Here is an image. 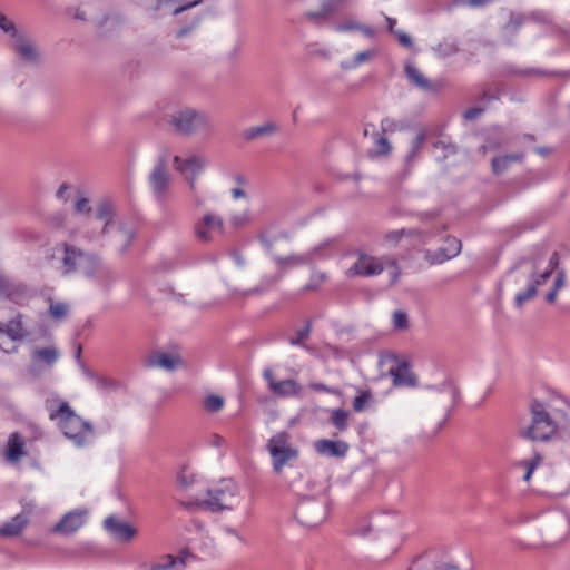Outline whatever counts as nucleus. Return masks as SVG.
<instances>
[{
    "instance_id": "nucleus-47",
    "label": "nucleus",
    "mask_w": 570,
    "mask_h": 570,
    "mask_svg": "<svg viewBox=\"0 0 570 570\" xmlns=\"http://www.w3.org/2000/svg\"><path fill=\"white\" fill-rule=\"evenodd\" d=\"M68 305L66 303H52L49 307V313L52 318L60 321L63 320L68 314Z\"/></svg>"
},
{
    "instance_id": "nucleus-53",
    "label": "nucleus",
    "mask_w": 570,
    "mask_h": 570,
    "mask_svg": "<svg viewBox=\"0 0 570 570\" xmlns=\"http://www.w3.org/2000/svg\"><path fill=\"white\" fill-rule=\"evenodd\" d=\"M199 21H200V17L194 18L189 24L177 30L176 38H184L187 35H189L191 31H194L197 28V26L199 24Z\"/></svg>"
},
{
    "instance_id": "nucleus-33",
    "label": "nucleus",
    "mask_w": 570,
    "mask_h": 570,
    "mask_svg": "<svg viewBox=\"0 0 570 570\" xmlns=\"http://www.w3.org/2000/svg\"><path fill=\"white\" fill-rule=\"evenodd\" d=\"M23 446L24 441L19 433L10 434L7 443V459L11 462L19 460L24 454Z\"/></svg>"
},
{
    "instance_id": "nucleus-48",
    "label": "nucleus",
    "mask_w": 570,
    "mask_h": 570,
    "mask_svg": "<svg viewBox=\"0 0 570 570\" xmlns=\"http://www.w3.org/2000/svg\"><path fill=\"white\" fill-rule=\"evenodd\" d=\"M311 334V324L307 323L306 326L302 330H298L296 332V335L289 338V343L292 345H298L306 347L303 342Z\"/></svg>"
},
{
    "instance_id": "nucleus-46",
    "label": "nucleus",
    "mask_w": 570,
    "mask_h": 570,
    "mask_svg": "<svg viewBox=\"0 0 570 570\" xmlns=\"http://www.w3.org/2000/svg\"><path fill=\"white\" fill-rule=\"evenodd\" d=\"M443 248L446 249L451 258H454L461 253L462 244L458 238L448 236Z\"/></svg>"
},
{
    "instance_id": "nucleus-17",
    "label": "nucleus",
    "mask_w": 570,
    "mask_h": 570,
    "mask_svg": "<svg viewBox=\"0 0 570 570\" xmlns=\"http://www.w3.org/2000/svg\"><path fill=\"white\" fill-rule=\"evenodd\" d=\"M105 529L118 541L129 542L137 534V529L120 519L110 515L106 518Z\"/></svg>"
},
{
    "instance_id": "nucleus-37",
    "label": "nucleus",
    "mask_w": 570,
    "mask_h": 570,
    "mask_svg": "<svg viewBox=\"0 0 570 570\" xmlns=\"http://www.w3.org/2000/svg\"><path fill=\"white\" fill-rule=\"evenodd\" d=\"M330 422L341 432L348 426V412L343 409L332 410Z\"/></svg>"
},
{
    "instance_id": "nucleus-4",
    "label": "nucleus",
    "mask_w": 570,
    "mask_h": 570,
    "mask_svg": "<svg viewBox=\"0 0 570 570\" xmlns=\"http://www.w3.org/2000/svg\"><path fill=\"white\" fill-rule=\"evenodd\" d=\"M49 417L52 421H58L62 434L77 446L85 445L94 436L92 425L77 415L65 401L59 403L57 410L50 411Z\"/></svg>"
},
{
    "instance_id": "nucleus-11",
    "label": "nucleus",
    "mask_w": 570,
    "mask_h": 570,
    "mask_svg": "<svg viewBox=\"0 0 570 570\" xmlns=\"http://www.w3.org/2000/svg\"><path fill=\"white\" fill-rule=\"evenodd\" d=\"M332 240H325L315 247H313L311 250L304 253V254H292L288 256H274V263L276 264L278 268V273L283 276V273H285L287 269L308 265L316 259H320L323 257V250L332 246Z\"/></svg>"
},
{
    "instance_id": "nucleus-61",
    "label": "nucleus",
    "mask_w": 570,
    "mask_h": 570,
    "mask_svg": "<svg viewBox=\"0 0 570 570\" xmlns=\"http://www.w3.org/2000/svg\"><path fill=\"white\" fill-rule=\"evenodd\" d=\"M570 488V482H568L563 487L552 485L550 489L547 490V492L551 495H562L568 492Z\"/></svg>"
},
{
    "instance_id": "nucleus-55",
    "label": "nucleus",
    "mask_w": 570,
    "mask_h": 570,
    "mask_svg": "<svg viewBox=\"0 0 570 570\" xmlns=\"http://www.w3.org/2000/svg\"><path fill=\"white\" fill-rule=\"evenodd\" d=\"M0 29L6 33L16 35L14 23L0 12Z\"/></svg>"
},
{
    "instance_id": "nucleus-35",
    "label": "nucleus",
    "mask_w": 570,
    "mask_h": 570,
    "mask_svg": "<svg viewBox=\"0 0 570 570\" xmlns=\"http://www.w3.org/2000/svg\"><path fill=\"white\" fill-rule=\"evenodd\" d=\"M277 130L276 125L272 122L264 124L262 126L252 127L244 131V138L246 140H254L262 136L272 135Z\"/></svg>"
},
{
    "instance_id": "nucleus-59",
    "label": "nucleus",
    "mask_w": 570,
    "mask_h": 570,
    "mask_svg": "<svg viewBox=\"0 0 570 570\" xmlns=\"http://www.w3.org/2000/svg\"><path fill=\"white\" fill-rule=\"evenodd\" d=\"M394 36L397 38V40H399L401 46H403L405 48H412L413 47V41H412L411 37L407 33H405L403 31H397V32H395Z\"/></svg>"
},
{
    "instance_id": "nucleus-3",
    "label": "nucleus",
    "mask_w": 570,
    "mask_h": 570,
    "mask_svg": "<svg viewBox=\"0 0 570 570\" xmlns=\"http://www.w3.org/2000/svg\"><path fill=\"white\" fill-rule=\"evenodd\" d=\"M167 122L180 136L209 135L213 131L212 117L204 110L181 107L167 115Z\"/></svg>"
},
{
    "instance_id": "nucleus-39",
    "label": "nucleus",
    "mask_w": 570,
    "mask_h": 570,
    "mask_svg": "<svg viewBox=\"0 0 570 570\" xmlns=\"http://www.w3.org/2000/svg\"><path fill=\"white\" fill-rule=\"evenodd\" d=\"M541 461H542V455L539 453H535L532 459L523 460L518 463V466L524 469V475L522 478L523 481L528 482L530 480L532 473L538 468V465L541 463Z\"/></svg>"
},
{
    "instance_id": "nucleus-56",
    "label": "nucleus",
    "mask_w": 570,
    "mask_h": 570,
    "mask_svg": "<svg viewBox=\"0 0 570 570\" xmlns=\"http://www.w3.org/2000/svg\"><path fill=\"white\" fill-rule=\"evenodd\" d=\"M399 128H402V126H399L397 121L392 118H384L381 121V129L383 132H393Z\"/></svg>"
},
{
    "instance_id": "nucleus-52",
    "label": "nucleus",
    "mask_w": 570,
    "mask_h": 570,
    "mask_svg": "<svg viewBox=\"0 0 570 570\" xmlns=\"http://www.w3.org/2000/svg\"><path fill=\"white\" fill-rule=\"evenodd\" d=\"M75 210L78 214H90L91 206L89 204V199L86 197H79L75 203Z\"/></svg>"
},
{
    "instance_id": "nucleus-58",
    "label": "nucleus",
    "mask_w": 570,
    "mask_h": 570,
    "mask_svg": "<svg viewBox=\"0 0 570 570\" xmlns=\"http://www.w3.org/2000/svg\"><path fill=\"white\" fill-rule=\"evenodd\" d=\"M484 111V108L482 107H472L464 111L463 117L465 120H474L476 119L482 112Z\"/></svg>"
},
{
    "instance_id": "nucleus-25",
    "label": "nucleus",
    "mask_w": 570,
    "mask_h": 570,
    "mask_svg": "<svg viewBox=\"0 0 570 570\" xmlns=\"http://www.w3.org/2000/svg\"><path fill=\"white\" fill-rule=\"evenodd\" d=\"M405 75L407 79L414 85L416 88L426 91V92H435L439 89V86L424 77V75L412 63H406L404 68Z\"/></svg>"
},
{
    "instance_id": "nucleus-64",
    "label": "nucleus",
    "mask_w": 570,
    "mask_h": 570,
    "mask_svg": "<svg viewBox=\"0 0 570 570\" xmlns=\"http://www.w3.org/2000/svg\"><path fill=\"white\" fill-rule=\"evenodd\" d=\"M224 439L218 435V434H213L209 439V444L215 446V448H219L224 444Z\"/></svg>"
},
{
    "instance_id": "nucleus-38",
    "label": "nucleus",
    "mask_w": 570,
    "mask_h": 570,
    "mask_svg": "<svg viewBox=\"0 0 570 570\" xmlns=\"http://www.w3.org/2000/svg\"><path fill=\"white\" fill-rule=\"evenodd\" d=\"M32 358L33 361H43L46 364L52 365L58 360V351L53 347L35 350Z\"/></svg>"
},
{
    "instance_id": "nucleus-62",
    "label": "nucleus",
    "mask_w": 570,
    "mask_h": 570,
    "mask_svg": "<svg viewBox=\"0 0 570 570\" xmlns=\"http://www.w3.org/2000/svg\"><path fill=\"white\" fill-rule=\"evenodd\" d=\"M202 2H203V0H195V1H191V2H189L187 4H185V6H179V7H177V8H175L173 10V14L177 16V14H179V13L190 9V8H194V7L198 6V4H200Z\"/></svg>"
},
{
    "instance_id": "nucleus-54",
    "label": "nucleus",
    "mask_w": 570,
    "mask_h": 570,
    "mask_svg": "<svg viewBox=\"0 0 570 570\" xmlns=\"http://www.w3.org/2000/svg\"><path fill=\"white\" fill-rule=\"evenodd\" d=\"M326 279V275L324 273L313 274L309 283L305 286V291H314Z\"/></svg>"
},
{
    "instance_id": "nucleus-49",
    "label": "nucleus",
    "mask_w": 570,
    "mask_h": 570,
    "mask_svg": "<svg viewBox=\"0 0 570 570\" xmlns=\"http://www.w3.org/2000/svg\"><path fill=\"white\" fill-rule=\"evenodd\" d=\"M393 325L396 330H406L409 327L407 314L401 309L393 313Z\"/></svg>"
},
{
    "instance_id": "nucleus-30",
    "label": "nucleus",
    "mask_w": 570,
    "mask_h": 570,
    "mask_svg": "<svg viewBox=\"0 0 570 570\" xmlns=\"http://www.w3.org/2000/svg\"><path fill=\"white\" fill-rule=\"evenodd\" d=\"M0 333L7 334L12 341H22L28 335L23 327L21 315H17L7 324L0 323Z\"/></svg>"
},
{
    "instance_id": "nucleus-28",
    "label": "nucleus",
    "mask_w": 570,
    "mask_h": 570,
    "mask_svg": "<svg viewBox=\"0 0 570 570\" xmlns=\"http://www.w3.org/2000/svg\"><path fill=\"white\" fill-rule=\"evenodd\" d=\"M95 217L96 219L104 222V226L100 234L109 235L111 228L116 224V222H114L112 205L107 200L100 202L96 208Z\"/></svg>"
},
{
    "instance_id": "nucleus-51",
    "label": "nucleus",
    "mask_w": 570,
    "mask_h": 570,
    "mask_svg": "<svg viewBox=\"0 0 570 570\" xmlns=\"http://www.w3.org/2000/svg\"><path fill=\"white\" fill-rule=\"evenodd\" d=\"M177 563V560L174 556L167 554L163 558L161 561L153 564V570H171Z\"/></svg>"
},
{
    "instance_id": "nucleus-7",
    "label": "nucleus",
    "mask_w": 570,
    "mask_h": 570,
    "mask_svg": "<svg viewBox=\"0 0 570 570\" xmlns=\"http://www.w3.org/2000/svg\"><path fill=\"white\" fill-rule=\"evenodd\" d=\"M539 529L543 540L549 544L564 540L570 531V521L563 511H551L539 520Z\"/></svg>"
},
{
    "instance_id": "nucleus-43",
    "label": "nucleus",
    "mask_w": 570,
    "mask_h": 570,
    "mask_svg": "<svg viewBox=\"0 0 570 570\" xmlns=\"http://www.w3.org/2000/svg\"><path fill=\"white\" fill-rule=\"evenodd\" d=\"M424 141H425V134L422 131L412 141L411 150H410V153L406 156V161L407 163H412V161L415 160V158L421 153V149L423 147Z\"/></svg>"
},
{
    "instance_id": "nucleus-21",
    "label": "nucleus",
    "mask_w": 570,
    "mask_h": 570,
    "mask_svg": "<svg viewBox=\"0 0 570 570\" xmlns=\"http://www.w3.org/2000/svg\"><path fill=\"white\" fill-rule=\"evenodd\" d=\"M14 38L13 49L16 53L26 62L35 63L39 60V52L32 40L27 37L20 36L16 32L12 35Z\"/></svg>"
},
{
    "instance_id": "nucleus-18",
    "label": "nucleus",
    "mask_w": 570,
    "mask_h": 570,
    "mask_svg": "<svg viewBox=\"0 0 570 570\" xmlns=\"http://www.w3.org/2000/svg\"><path fill=\"white\" fill-rule=\"evenodd\" d=\"M181 364L183 358L177 353L155 352L145 361L147 367H160L166 371H174Z\"/></svg>"
},
{
    "instance_id": "nucleus-16",
    "label": "nucleus",
    "mask_w": 570,
    "mask_h": 570,
    "mask_svg": "<svg viewBox=\"0 0 570 570\" xmlns=\"http://www.w3.org/2000/svg\"><path fill=\"white\" fill-rule=\"evenodd\" d=\"M352 0H321L317 10L306 12V19L314 22H324L334 14L345 10Z\"/></svg>"
},
{
    "instance_id": "nucleus-8",
    "label": "nucleus",
    "mask_w": 570,
    "mask_h": 570,
    "mask_svg": "<svg viewBox=\"0 0 570 570\" xmlns=\"http://www.w3.org/2000/svg\"><path fill=\"white\" fill-rule=\"evenodd\" d=\"M275 473L279 474L283 468L298 458V450L289 442L287 432H278L273 435L266 445Z\"/></svg>"
},
{
    "instance_id": "nucleus-27",
    "label": "nucleus",
    "mask_w": 570,
    "mask_h": 570,
    "mask_svg": "<svg viewBox=\"0 0 570 570\" xmlns=\"http://www.w3.org/2000/svg\"><path fill=\"white\" fill-rule=\"evenodd\" d=\"M29 524L27 514L20 513L13 517L10 521L6 522L0 528V537L12 538L22 533L23 529Z\"/></svg>"
},
{
    "instance_id": "nucleus-45",
    "label": "nucleus",
    "mask_w": 570,
    "mask_h": 570,
    "mask_svg": "<svg viewBox=\"0 0 570 570\" xmlns=\"http://www.w3.org/2000/svg\"><path fill=\"white\" fill-rule=\"evenodd\" d=\"M420 233L416 230V229H405V228H401V229H396V230H392L390 233H387L385 235V239L390 243H399L400 239L403 237V236H414V235H419Z\"/></svg>"
},
{
    "instance_id": "nucleus-13",
    "label": "nucleus",
    "mask_w": 570,
    "mask_h": 570,
    "mask_svg": "<svg viewBox=\"0 0 570 570\" xmlns=\"http://www.w3.org/2000/svg\"><path fill=\"white\" fill-rule=\"evenodd\" d=\"M173 166L187 181L191 193H196L197 176L204 170L206 159L203 156L193 154L187 158L174 156Z\"/></svg>"
},
{
    "instance_id": "nucleus-57",
    "label": "nucleus",
    "mask_w": 570,
    "mask_h": 570,
    "mask_svg": "<svg viewBox=\"0 0 570 570\" xmlns=\"http://www.w3.org/2000/svg\"><path fill=\"white\" fill-rule=\"evenodd\" d=\"M309 389H312L315 392H325L328 394L337 395L340 391L335 387L327 386L323 383H311Z\"/></svg>"
},
{
    "instance_id": "nucleus-31",
    "label": "nucleus",
    "mask_w": 570,
    "mask_h": 570,
    "mask_svg": "<svg viewBox=\"0 0 570 570\" xmlns=\"http://www.w3.org/2000/svg\"><path fill=\"white\" fill-rule=\"evenodd\" d=\"M272 392L282 397L297 396L302 392V386L295 380L286 379L273 383Z\"/></svg>"
},
{
    "instance_id": "nucleus-24",
    "label": "nucleus",
    "mask_w": 570,
    "mask_h": 570,
    "mask_svg": "<svg viewBox=\"0 0 570 570\" xmlns=\"http://www.w3.org/2000/svg\"><path fill=\"white\" fill-rule=\"evenodd\" d=\"M110 234H112V243L118 246L121 253L127 250L135 238V230L122 222H117L111 228Z\"/></svg>"
},
{
    "instance_id": "nucleus-29",
    "label": "nucleus",
    "mask_w": 570,
    "mask_h": 570,
    "mask_svg": "<svg viewBox=\"0 0 570 570\" xmlns=\"http://www.w3.org/2000/svg\"><path fill=\"white\" fill-rule=\"evenodd\" d=\"M335 30L337 32L360 31L362 32L363 36H365L368 39H374L376 37V30L374 27L363 24L355 19L338 22L335 26Z\"/></svg>"
},
{
    "instance_id": "nucleus-50",
    "label": "nucleus",
    "mask_w": 570,
    "mask_h": 570,
    "mask_svg": "<svg viewBox=\"0 0 570 570\" xmlns=\"http://www.w3.org/2000/svg\"><path fill=\"white\" fill-rule=\"evenodd\" d=\"M375 146L376 149L374 150V154L377 156H384L390 154L391 151V144L385 137L377 136L375 139Z\"/></svg>"
},
{
    "instance_id": "nucleus-26",
    "label": "nucleus",
    "mask_w": 570,
    "mask_h": 570,
    "mask_svg": "<svg viewBox=\"0 0 570 570\" xmlns=\"http://www.w3.org/2000/svg\"><path fill=\"white\" fill-rule=\"evenodd\" d=\"M26 294V287L0 274V297L19 302Z\"/></svg>"
},
{
    "instance_id": "nucleus-36",
    "label": "nucleus",
    "mask_w": 570,
    "mask_h": 570,
    "mask_svg": "<svg viewBox=\"0 0 570 570\" xmlns=\"http://www.w3.org/2000/svg\"><path fill=\"white\" fill-rule=\"evenodd\" d=\"M527 22L525 13H511L508 23L504 26V33L509 37H514Z\"/></svg>"
},
{
    "instance_id": "nucleus-23",
    "label": "nucleus",
    "mask_w": 570,
    "mask_h": 570,
    "mask_svg": "<svg viewBox=\"0 0 570 570\" xmlns=\"http://www.w3.org/2000/svg\"><path fill=\"white\" fill-rule=\"evenodd\" d=\"M83 524V514L79 511H71L62 517L55 525L53 531L60 534H70L79 530Z\"/></svg>"
},
{
    "instance_id": "nucleus-40",
    "label": "nucleus",
    "mask_w": 570,
    "mask_h": 570,
    "mask_svg": "<svg viewBox=\"0 0 570 570\" xmlns=\"http://www.w3.org/2000/svg\"><path fill=\"white\" fill-rule=\"evenodd\" d=\"M424 259L431 265H438L452 258L450 257L445 248L440 247L435 250H426L424 254Z\"/></svg>"
},
{
    "instance_id": "nucleus-20",
    "label": "nucleus",
    "mask_w": 570,
    "mask_h": 570,
    "mask_svg": "<svg viewBox=\"0 0 570 570\" xmlns=\"http://www.w3.org/2000/svg\"><path fill=\"white\" fill-rule=\"evenodd\" d=\"M350 445L344 441H333L321 439L314 442V450L328 458H344L348 452Z\"/></svg>"
},
{
    "instance_id": "nucleus-19",
    "label": "nucleus",
    "mask_w": 570,
    "mask_h": 570,
    "mask_svg": "<svg viewBox=\"0 0 570 570\" xmlns=\"http://www.w3.org/2000/svg\"><path fill=\"white\" fill-rule=\"evenodd\" d=\"M281 278L282 275L279 273L274 276H265L262 278L257 286L252 287L249 289L240 291L238 288H230L229 296L233 299H245L249 296L262 295L263 293L275 286Z\"/></svg>"
},
{
    "instance_id": "nucleus-42",
    "label": "nucleus",
    "mask_w": 570,
    "mask_h": 570,
    "mask_svg": "<svg viewBox=\"0 0 570 570\" xmlns=\"http://www.w3.org/2000/svg\"><path fill=\"white\" fill-rule=\"evenodd\" d=\"M373 401L372 393L370 391H361L357 396L354 397L353 409L356 412L364 411Z\"/></svg>"
},
{
    "instance_id": "nucleus-22",
    "label": "nucleus",
    "mask_w": 570,
    "mask_h": 570,
    "mask_svg": "<svg viewBox=\"0 0 570 570\" xmlns=\"http://www.w3.org/2000/svg\"><path fill=\"white\" fill-rule=\"evenodd\" d=\"M389 373L395 386L414 387L417 385V379L407 363H401L391 367Z\"/></svg>"
},
{
    "instance_id": "nucleus-6",
    "label": "nucleus",
    "mask_w": 570,
    "mask_h": 570,
    "mask_svg": "<svg viewBox=\"0 0 570 570\" xmlns=\"http://www.w3.org/2000/svg\"><path fill=\"white\" fill-rule=\"evenodd\" d=\"M207 495L197 501L199 507L210 512L229 510L238 495V487L233 480H222L217 487L207 490Z\"/></svg>"
},
{
    "instance_id": "nucleus-44",
    "label": "nucleus",
    "mask_w": 570,
    "mask_h": 570,
    "mask_svg": "<svg viewBox=\"0 0 570 570\" xmlns=\"http://www.w3.org/2000/svg\"><path fill=\"white\" fill-rule=\"evenodd\" d=\"M204 406L208 412L217 413L224 406V399L218 395H209L204 400Z\"/></svg>"
},
{
    "instance_id": "nucleus-41",
    "label": "nucleus",
    "mask_w": 570,
    "mask_h": 570,
    "mask_svg": "<svg viewBox=\"0 0 570 570\" xmlns=\"http://www.w3.org/2000/svg\"><path fill=\"white\" fill-rule=\"evenodd\" d=\"M528 22H535L543 26H552V18L549 13L542 10L531 11L525 13Z\"/></svg>"
},
{
    "instance_id": "nucleus-10",
    "label": "nucleus",
    "mask_w": 570,
    "mask_h": 570,
    "mask_svg": "<svg viewBox=\"0 0 570 570\" xmlns=\"http://www.w3.org/2000/svg\"><path fill=\"white\" fill-rule=\"evenodd\" d=\"M63 267L66 273L80 272L90 277L101 267L100 259L92 254H87L71 245H65Z\"/></svg>"
},
{
    "instance_id": "nucleus-5",
    "label": "nucleus",
    "mask_w": 570,
    "mask_h": 570,
    "mask_svg": "<svg viewBox=\"0 0 570 570\" xmlns=\"http://www.w3.org/2000/svg\"><path fill=\"white\" fill-rule=\"evenodd\" d=\"M400 520L395 513L392 512H377L371 514L368 518L357 521L352 530V533L363 538L374 533L375 538L383 535L397 538Z\"/></svg>"
},
{
    "instance_id": "nucleus-63",
    "label": "nucleus",
    "mask_w": 570,
    "mask_h": 570,
    "mask_svg": "<svg viewBox=\"0 0 570 570\" xmlns=\"http://www.w3.org/2000/svg\"><path fill=\"white\" fill-rule=\"evenodd\" d=\"M433 147H434V148H436V149H438V148L443 149V150L446 153V155H449V154H454V153H455V147H454L453 145L445 144V142H444V141H442V140H438V141H435V142L433 144Z\"/></svg>"
},
{
    "instance_id": "nucleus-60",
    "label": "nucleus",
    "mask_w": 570,
    "mask_h": 570,
    "mask_svg": "<svg viewBox=\"0 0 570 570\" xmlns=\"http://www.w3.org/2000/svg\"><path fill=\"white\" fill-rule=\"evenodd\" d=\"M564 285H566V274L563 271H560V272H558V274L554 278L552 288L559 292L561 288L564 287Z\"/></svg>"
},
{
    "instance_id": "nucleus-15",
    "label": "nucleus",
    "mask_w": 570,
    "mask_h": 570,
    "mask_svg": "<svg viewBox=\"0 0 570 570\" xmlns=\"http://www.w3.org/2000/svg\"><path fill=\"white\" fill-rule=\"evenodd\" d=\"M382 263L373 256L360 253L356 262L345 272L347 277H368L383 272Z\"/></svg>"
},
{
    "instance_id": "nucleus-12",
    "label": "nucleus",
    "mask_w": 570,
    "mask_h": 570,
    "mask_svg": "<svg viewBox=\"0 0 570 570\" xmlns=\"http://www.w3.org/2000/svg\"><path fill=\"white\" fill-rule=\"evenodd\" d=\"M326 517V507L323 500L305 498L301 500L295 510L297 521L307 528L318 525Z\"/></svg>"
},
{
    "instance_id": "nucleus-1",
    "label": "nucleus",
    "mask_w": 570,
    "mask_h": 570,
    "mask_svg": "<svg viewBox=\"0 0 570 570\" xmlns=\"http://www.w3.org/2000/svg\"><path fill=\"white\" fill-rule=\"evenodd\" d=\"M531 423L520 431V435L531 441H549L557 436L570 438V417L563 411L551 409L539 400L529 405Z\"/></svg>"
},
{
    "instance_id": "nucleus-14",
    "label": "nucleus",
    "mask_w": 570,
    "mask_h": 570,
    "mask_svg": "<svg viewBox=\"0 0 570 570\" xmlns=\"http://www.w3.org/2000/svg\"><path fill=\"white\" fill-rule=\"evenodd\" d=\"M194 232L198 240L203 243H210L218 236L224 235V219L214 213H206L197 223H195Z\"/></svg>"
},
{
    "instance_id": "nucleus-32",
    "label": "nucleus",
    "mask_w": 570,
    "mask_h": 570,
    "mask_svg": "<svg viewBox=\"0 0 570 570\" xmlns=\"http://www.w3.org/2000/svg\"><path fill=\"white\" fill-rule=\"evenodd\" d=\"M524 158L523 153H514L508 155L497 156L492 159L491 166L492 171L495 175H501L504 173L513 163H520Z\"/></svg>"
},
{
    "instance_id": "nucleus-9",
    "label": "nucleus",
    "mask_w": 570,
    "mask_h": 570,
    "mask_svg": "<svg viewBox=\"0 0 570 570\" xmlns=\"http://www.w3.org/2000/svg\"><path fill=\"white\" fill-rule=\"evenodd\" d=\"M173 184L171 174L168 170L167 155L163 154L148 175V185L155 199L164 204L168 200Z\"/></svg>"
},
{
    "instance_id": "nucleus-2",
    "label": "nucleus",
    "mask_w": 570,
    "mask_h": 570,
    "mask_svg": "<svg viewBox=\"0 0 570 570\" xmlns=\"http://www.w3.org/2000/svg\"><path fill=\"white\" fill-rule=\"evenodd\" d=\"M558 265V254L553 253L546 268L540 269V262L537 258H523L505 277L509 284L514 286L525 284V289L517 293L514 304L521 308L527 302L532 299L538 292V287L544 284L552 275Z\"/></svg>"
},
{
    "instance_id": "nucleus-34",
    "label": "nucleus",
    "mask_w": 570,
    "mask_h": 570,
    "mask_svg": "<svg viewBox=\"0 0 570 570\" xmlns=\"http://www.w3.org/2000/svg\"><path fill=\"white\" fill-rule=\"evenodd\" d=\"M377 56V50L372 48L356 53L352 60L343 61L341 63L342 69H355L362 63H365Z\"/></svg>"
}]
</instances>
